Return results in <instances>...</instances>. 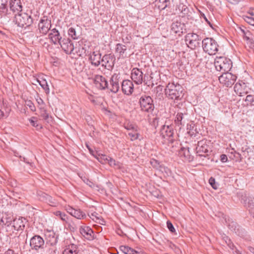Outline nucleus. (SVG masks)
I'll return each instance as SVG.
<instances>
[{"mask_svg": "<svg viewBox=\"0 0 254 254\" xmlns=\"http://www.w3.org/2000/svg\"><path fill=\"white\" fill-rule=\"evenodd\" d=\"M182 87L179 84L169 83L165 89L166 95L172 100H179L183 96Z\"/></svg>", "mask_w": 254, "mask_h": 254, "instance_id": "f257e3e1", "label": "nucleus"}, {"mask_svg": "<svg viewBox=\"0 0 254 254\" xmlns=\"http://www.w3.org/2000/svg\"><path fill=\"white\" fill-rule=\"evenodd\" d=\"M154 106L150 96L144 98V116H147L150 124H154L156 120V115L153 113Z\"/></svg>", "mask_w": 254, "mask_h": 254, "instance_id": "f03ea898", "label": "nucleus"}, {"mask_svg": "<svg viewBox=\"0 0 254 254\" xmlns=\"http://www.w3.org/2000/svg\"><path fill=\"white\" fill-rule=\"evenodd\" d=\"M13 21L18 26L21 28L29 27L33 22V18L30 15L21 12L15 14Z\"/></svg>", "mask_w": 254, "mask_h": 254, "instance_id": "7ed1b4c3", "label": "nucleus"}, {"mask_svg": "<svg viewBox=\"0 0 254 254\" xmlns=\"http://www.w3.org/2000/svg\"><path fill=\"white\" fill-rule=\"evenodd\" d=\"M202 46L204 51L210 55H215L218 51L217 42L211 38L204 39L202 41Z\"/></svg>", "mask_w": 254, "mask_h": 254, "instance_id": "20e7f679", "label": "nucleus"}, {"mask_svg": "<svg viewBox=\"0 0 254 254\" xmlns=\"http://www.w3.org/2000/svg\"><path fill=\"white\" fill-rule=\"evenodd\" d=\"M214 65L217 70L225 72L231 68L232 62L225 57H216L214 61Z\"/></svg>", "mask_w": 254, "mask_h": 254, "instance_id": "39448f33", "label": "nucleus"}, {"mask_svg": "<svg viewBox=\"0 0 254 254\" xmlns=\"http://www.w3.org/2000/svg\"><path fill=\"white\" fill-rule=\"evenodd\" d=\"M237 79L235 75L228 72L224 73L219 77V80L220 83L226 87H231L234 84Z\"/></svg>", "mask_w": 254, "mask_h": 254, "instance_id": "423d86ee", "label": "nucleus"}, {"mask_svg": "<svg viewBox=\"0 0 254 254\" xmlns=\"http://www.w3.org/2000/svg\"><path fill=\"white\" fill-rule=\"evenodd\" d=\"M45 246L44 240L39 235H35L30 239V247L32 250L38 251L43 249Z\"/></svg>", "mask_w": 254, "mask_h": 254, "instance_id": "0eeeda50", "label": "nucleus"}, {"mask_svg": "<svg viewBox=\"0 0 254 254\" xmlns=\"http://www.w3.org/2000/svg\"><path fill=\"white\" fill-rule=\"evenodd\" d=\"M209 141L206 140H201L198 141L196 147V153L200 156L206 157L208 155L209 150Z\"/></svg>", "mask_w": 254, "mask_h": 254, "instance_id": "6e6552de", "label": "nucleus"}, {"mask_svg": "<svg viewBox=\"0 0 254 254\" xmlns=\"http://www.w3.org/2000/svg\"><path fill=\"white\" fill-rule=\"evenodd\" d=\"M199 36L195 33H188L185 37V41L188 47L194 49L198 44Z\"/></svg>", "mask_w": 254, "mask_h": 254, "instance_id": "1a4fd4ad", "label": "nucleus"}, {"mask_svg": "<svg viewBox=\"0 0 254 254\" xmlns=\"http://www.w3.org/2000/svg\"><path fill=\"white\" fill-rule=\"evenodd\" d=\"M116 58L112 54L105 55L101 60L102 65L108 69H112L114 66Z\"/></svg>", "mask_w": 254, "mask_h": 254, "instance_id": "9d476101", "label": "nucleus"}, {"mask_svg": "<svg viewBox=\"0 0 254 254\" xmlns=\"http://www.w3.org/2000/svg\"><path fill=\"white\" fill-rule=\"evenodd\" d=\"M62 49L67 54H74L73 43L69 39H64L59 43Z\"/></svg>", "mask_w": 254, "mask_h": 254, "instance_id": "9b49d317", "label": "nucleus"}, {"mask_svg": "<svg viewBox=\"0 0 254 254\" xmlns=\"http://www.w3.org/2000/svg\"><path fill=\"white\" fill-rule=\"evenodd\" d=\"M129 50V49L123 44L118 43L116 45L115 52L119 56L118 59H124L127 57Z\"/></svg>", "mask_w": 254, "mask_h": 254, "instance_id": "f8f14e48", "label": "nucleus"}, {"mask_svg": "<svg viewBox=\"0 0 254 254\" xmlns=\"http://www.w3.org/2000/svg\"><path fill=\"white\" fill-rule=\"evenodd\" d=\"M161 134L164 138H166L168 141L172 142L174 134L173 128L172 126L164 125L161 130Z\"/></svg>", "mask_w": 254, "mask_h": 254, "instance_id": "ddd939ff", "label": "nucleus"}, {"mask_svg": "<svg viewBox=\"0 0 254 254\" xmlns=\"http://www.w3.org/2000/svg\"><path fill=\"white\" fill-rule=\"evenodd\" d=\"M94 83L99 89H105L108 88V82L106 78L102 75H96L93 78Z\"/></svg>", "mask_w": 254, "mask_h": 254, "instance_id": "4468645a", "label": "nucleus"}, {"mask_svg": "<svg viewBox=\"0 0 254 254\" xmlns=\"http://www.w3.org/2000/svg\"><path fill=\"white\" fill-rule=\"evenodd\" d=\"M172 1L174 3V6H176V10L177 12L183 14H187L189 9L185 4L186 0H173Z\"/></svg>", "mask_w": 254, "mask_h": 254, "instance_id": "2eb2a0df", "label": "nucleus"}, {"mask_svg": "<svg viewBox=\"0 0 254 254\" xmlns=\"http://www.w3.org/2000/svg\"><path fill=\"white\" fill-rule=\"evenodd\" d=\"M120 76L118 74H114L110 79L111 87L109 88L110 91L113 93H117L120 89Z\"/></svg>", "mask_w": 254, "mask_h": 254, "instance_id": "dca6fc26", "label": "nucleus"}, {"mask_svg": "<svg viewBox=\"0 0 254 254\" xmlns=\"http://www.w3.org/2000/svg\"><path fill=\"white\" fill-rule=\"evenodd\" d=\"M236 93L240 96H243L248 93V88L246 84L243 82H237L234 87Z\"/></svg>", "mask_w": 254, "mask_h": 254, "instance_id": "f3484780", "label": "nucleus"}, {"mask_svg": "<svg viewBox=\"0 0 254 254\" xmlns=\"http://www.w3.org/2000/svg\"><path fill=\"white\" fill-rule=\"evenodd\" d=\"M46 243L51 246H55L58 243V237L53 231H47L45 234Z\"/></svg>", "mask_w": 254, "mask_h": 254, "instance_id": "a211bd4d", "label": "nucleus"}, {"mask_svg": "<svg viewBox=\"0 0 254 254\" xmlns=\"http://www.w3.org/2000/svg\"><path fill=\"white\" fill-rule=\"evenodd\" d=\"M122 90L123 92L127 95H131L134 89L132 82L129 80H125L122 82Z\"/></svg>", "mask_w": 254, "mask_h": 254, "instance_id": "6ab92c4d", "label": "nucleus"}, {"mask_svg": "<svg viewBox=\"0 0 254 254\" xmlns=\"http://www.w3.org/2000/svg\"><path fill=\"white\" fill-rule=\"evenodd\" d=\"M38 27L40 33L46 34L51 27V20L47 18L41 19Z\"/></svg>", "mask_w": 254, "mask_h": 254, "instance_id": "aec40b11", "label": "nucleus"}, {"mask_svg": "<svg viewBox=\"0 0 254 254\" xmlns=\"http://www.w3.org/2000/svg\"><path fill=\"white\" fill-rule=\"evenodd\" d=\"M131 77L136 84H141L143 81V72L140 69L134 68L132 70Z\"/></svg>", "mask_w": 254, "mask_h": 254, "instance_id": "412c9836", "label": "nucleus"}, {"mask_svg": "<svg viewBox=\"0 0 254 254\" xmlns=\"http://www.w3.org/2000/svg\"><path fill=\"white\" fill-rule=\"evenodd\" d=\"M80 233L87 240L91 241L94 239V232L93 230L87 226H81L80 229Z\"/></svg>", "mask_w": 254, "mask_h": 254, "instance_id": "4be33fe9", "label": "nucleus"}, {"mask_svg": "<svg viewBox=\"0 0 254 254\" xmlns=\"http://www.w3.org/2000/svg\"><path fill=\"white\" fill-rule=\"evenodd\" d=\"M89 60L92 65L98 66L101 63V54L99 51L93 52L90 54Z\"/></svg>", "mask_w": 254, "mask_h": 254, "instance_id": "5701e85b", "label": "nucleus"}, {"mask_svg": "<svg viewBox=\"0 0 254 254\" xmlns=\"http://www.w3.org/2000/svg\"><path fill=\"white\" fill-rule=\"evenodd\" d=\"M25 223L26 220L24 218H14L11 227L13 228L14 230H22L25 227Z\"/></svg>", "mask_w": 254, "mask_h": 254, "instance_id": "b1692460", "label": "nucleus"}, {"mask_svg": "<svg viewBox=\"0 0 254 254\" xmlns=\"http://www.w3.org/2000/svg\"><path fill=\"white\" fill-rule=\"evenodd\" d=\"M178 154L187 161L190 162L193 159V157L190 155L189 148L182 147L179 151Z\"/></svg>", "mask_w": 254, "mask_h": 254, "instance_id": "393cba45", "label": "nucleus"}, {"mask_svg": "<svg viewBox=\"0 0 254 254\" xmlns=\"http://www.w3.org/2000/svg\"><path fill=\"white\" fill-rule=\"evenodd\" d=\"M9 4L10 9L13 12L18 14L21 12L22 6L20 0H11Z\"/></svg>", "mask_w": 254, "mask_h": 254, "instance_id": "a878e982", "label": "nucleus"}, {"mask_svg": "<svg viewBox=\"0 0 254 254\" xmlns=\"http://www.w3.org/2000/svg\"><path fill=\"white\" fill-rule=\"evenodd\" d=\"M49 38L51 39L54 44H59L62 40V37L59 32L56 29L54 28L51 30V33L49 35Z\"/></svg>", "mask_w": 254, "mask_h": 254, "instance_id": "bb28decb", "label": "nucleus"}, {"mask_svg": "<svg viewBox=\"0 0 254 254\" xmlns=\"http://www.w3.org/2000/svg\"><path fill=\"white\" fill-rule=\"evenodd\" d=\"M184 24L180 22H173L171 25V31L175 34L181 35L183 33Z\"/></svg>", "mask_w": 254, "mask_h": 254, "instance_id": "cd10ccee", "label": "nucleus"}, {"mask_svg": "<svg viewBox=\"0 0 254 254\" xmlns=\"http://www.w3.org/2000/svg\"><path fill=\"white\" fill-rule=\"evenodd\" d=\"M14 218L12 216L7 214H4L0 219V224L6 227H11Z\"/></svg>", "mask_w": 254, "mask_h": 254, "instance_id": "c85d7f7f", "label": "nucleus"}, {"mask_svg": "<svg viewBox=\"0 0 254 254\" xmlns=\"http://www.w3.org/2000/svg\"><path fill=\"white\" fill-rule=\"evenodd\" d=\"M187 116V114L186 113V112L184 113H178L175 120V123L178 125H184L187 120L186 118V116Z\"/></svg>", "mask_w": 254, "mask_h": 254, "instance_id": "c756f323", "label": "nucleus"}, {"mask_svg": "<svg viewBox=\"0 0 254 254\" xmlns=\"http://www.w3.org/2000/svg\"><path fill=\"white\" fill-rule=\"evenodd\" d=\"M246 201V206L251 216L254 218V199L248 198Z\"/></svg>", "mask_w": 254, "mask_h": 254, "instance_id": "7c9ffc66", "label": "nucleus"}, {"mask_svg": "<svg viewBox=\"0 0 254 254\" xmlns=\"http://www.w3.org/2000/svg\"><path fill=\"white\" fill-rule=\"evenodd\" d=\"M120 250L125 254H143L127 246H121Z\"/></svg>", "mask_w": 254, "mask_h": 254, "instance_id": "2f4dec72", "label": "nucleus"}, {"mask_svg": "<svg viewBox=\"0 0 254 254\" xmlns=\"http://www.w3.org/2000/svg\"><path fill=\"white\" fill-rule=\"evenodd\" d=\"M78 252L77 246L71 244L68 246V248L64 250L63 254H77Z\"/></svg>", "mask_w": 254, "mask_h": 254, "instance_id": "473e14b6", "label": "nucleus"}, {"mask_svg": "<svg viewBox=\"0 0 254 254\" xmlns=\"http://www.w3.org/2000/svg\"><path fill=\"white\" fill-rule=\"evenodd\" d=\"M226 222L228 224V227L229 229L232 232L237 233V231L238 230L237 228L238 225L236 222L232 221L231 219L229 218L227 220L226 218L225 219Z\"/></svg>", "mask_w": 254, "mask_h": 254, "instance_id": "72a5a7b5", "label": "nucleus"}, {"mask_svg": "<svg viewBox=\"0 0 254 254\" xmlns=\"http://www.w3.org/2000/svg\"><path fill=\"white\" fill-rule=\"evenodd\" d=\"M72 216L77 219H82L85 218L86 214L80 209H75L74 212H72Z\"/></svg>", "mask_w": 254, "mask_h": 254, "instance_id": "f704fd0d", "label": "nucleus"}, {"mask_svg": "<svg viewBox=\"0 0 254 254\" xmlns=\"http://www.w3.org/2000/svg\"><path fill=\"white\" fill-rule=\"evenodd\" d=\"M37 81L42 87V88L45 90L46 94H49L50 92V89L49 88L47 81L45 79H37Z\"/></svg>", "mask_w": 254, "mask_h": 254, "instance_id": "c9c22d12", "label": "nucleus"}, {"mask_svg": "<svg viewBox=\"0 0 254 254\" xmlns=\"http://www.w3.org/2000/svg\"><path fill=\"white\" fill-rule=\"evenodd\" d=\"M54 214L59 217L64 222H67L68 216L65 213L60 211H57L54 212Z\"/></svg>", "mask_w": 254, "mask_h": 254, "instance_id": "e433bc0d", "label": "nucleus"}, {"mask_svg": "<svg viewBox=\"0 0 254 254\" xmlns=\"http://www.w3.org/2000/svg\"><path fill=\"white\" fill-rule=\"evenodd\" d=\"M40 116L46 122H49L50 120V116L47 112L46 109L40 111Z\"/></svg>", "mask_w": 254, "mask_h": 254, "instance_id": "4c0bfd02", "label": "nucleus"}, {"mask_svg": "<svg viewBox=\"0 0 254 254\" xmlns=\"http://www.w3.org/2000/svg\"><path fill=\"white\" fill-rule=\"evenodd\" d=\"M164 90V87L163 86L159 85L157 86L155 90V92L156 94V96L161 98L163 97V92Z\"/></svg>", "mask_w": 254, "mask_h": 254, "instance_id": "58836bf2", "label": "nucleus"}, {"mask_svg": "<svg viewBox=\"0 0 254 254\" xmlns=\"http://www.w3.org/2000/svg\"><path fill=\"white\" fill-rule=\"evenodd\" d=\"M108 163L112 167L116 168H120V164L119 162H116L114 159L109 157L107 161Z\"/></svg>", "mask_w": 254, "mask_h": 254, "instance_id": "ea45409f", "label": "nucleus"}, {"mask_svg": "<svg viewBox=\"0 0 254 254\" xmlns=\"http://www.w3.org/2000/svg\"><path fill=\"white\" fill-rule=\"evenodd\" d=\"M68 34L73 39H77L78 36L77 35L75 29L73 27H70L68 30Z\"/></svg>", "mask_w": 254, "mask_h": 254, "instance_id": "a19ab883", "label": "nucleus"}, {"mask_svg": "<svg viewBox=\"0 0 254 254\" xmlns=\"http://www.w3.org/2000/svg\"><path fill=\"white\" fill-rule=\"evenodd\" d=\"M245 102L247 105L254 106V96L252 95H248L245 99Z\"/></svg>", "mask_w": 254, "mask_h": 254, "instance_id": "79ce46f5", "label": "nucleus"}, {"mask_svg": "<svg viewBox=\"0 0 254 254\" xmlns=\"http://www.w3.org/2000/svg\"><path fill=\"white\" fill-rule=\"evenodd\" d=\"M150 163L152 167L155 169H159L161 167L160 162L155 159H151L150 161Z\"/></svg>", "mask_w": 254, "mask_h": 254, "instance_id": "37998d69", "label": "nucleus"}, {"mask_svg": "<svg viewBox=\"0 0 254 254\" xmlns=\"http://www.w3.org/2000/svg\"><path fill=\"white\" fill-rule=\"evenodd\" d=\"M45 202L52 206H55L56 204V200L50 195L47 196V200Z\"/></svg>", "mask_w": 254, "mask_h": 254, "instance_id": "c03bdc74", "label": "nucleus"}, {"mask_svg": "<svg viewBox=\"0 0 254 254\" xmlns=\"http://www.w3.org/2000/svg\"><path fill=\"white\" fill-rule=\"evenodd\" d=\"M209 183L212 187L213 189L216 190L218 188V184L216 183L215 180L214 178L211 177L209 179Z\"/></svg>", "mask_w": 254, "mask_h": 254, "instance_id": "a18cd8bd", "label": "nucleus"}, {"mask_svg": "<svg viewBox=\"0 0 254 254\" xmlns=\"http://www.w3.org/2000/svg\"><path fill=\"white\" fill-rule=\"evenodd\" d=\"M25 104L28 106L31 111L35 112L36 111V107L33 102L31 100H27L25 102Z\"/></svg>", "mask_w": 254, "mask_h": 254, "instance_id": "49530a36", "label": "nucleus"}, {"mask_svg": "<svg viewBox=\"0 0 254 254\" xmlns=\"http://www.w3.org/2000/svg\"><path fill=\"white\" fill-rule=\"evenodd\" d=\"M97 213L96 212H94L91 213L90 217L94 221L97 222V220H99V222L102 224L100 221H103V219H100L99 217L97 216Z\"/></svg>", "mask_w": 254, "mask_h": 254, "instance_id": "de8ad7c7", "label": "nucleus"}, {"mask_svg": "<svg viewBox=\"0 0 254 254\" xmlns=\"http://www.w3.org/2000/svg\"><path fill=\"white\" fill-rule=\"evenodd\" d=\"M109 157L106 156L105 155H102L100 158H98L99 161L102 163H107L108 160L109 159Z\"/></svg>", "mask_w": 254, "mask_h": 254, "instance_id": "09e8293b", "label": "nucleus"}, {"mask_svg": "<svg viewBox=\"0 0 254 254\" xmlns=\"http://www.w3.org/2000/svg\"><path fill=\"white\" fill-rule=\"evenodd\" d=\"M247 43L251 49H254V41L253 39L248 38V42H247Z\"/></svg>", "mask_w": 254, "mask_h": 254, "instance_id": "8fccbe9b", "label": "nucleus"}, {"mask_svg": "<svg viewBox=\"0 0 254 254\" xmlns=\"http://www.w3.org/2000/svg\"><path fill=\"white\" fill-rule=\"evenodd\" d=\"M167 225L168 229L171 232H174L175 231V229L173 225V224L170 222L167 221Z\"/></svg>", "mask_w": 254, "mask_h": 254, "instance_id": "3c124183", "label": "nucleus"}, {"mask_svg": "<svg viewBox=\"0 0 254 254\" xmlns=\"http://www.w3.org/2000/svg\"><path fill=\"white\" fill-rule=\"evenodd\" d=\"M245 20L252 25H254V18L247 16Z\"/></svg>", "mask_w": 254, "mask_h": 254, "instance_id": "603ef678", "label": "nucleus"}, {"mask_svg": "<svg viewBox=\"0 0 254 254\" xmlns=\"http://www.w3.org/2000/svg\"><path fill=\"white\" fill-rule=\"evenodd\" d=\"M20 158H21V160L25 162L26 163L28 164H29L31 167H33V163L30 161H29V160H28V159L27 158H26L25 157H22L21 156H20Z\"/></svg>", "mask_w": 254, "mask_h": 254, "instance_id": "864d4df0", "label": "nucleus"}, {"mask_svg": "<svg viewBox=\"0 0 254 254\" xmlns=\"http://www.w3.org/2000/svg\"><path fill=\"white\" fill-rule=\"evenodd\" d=\"M49 196V195H48V194H46L45 193H42L40 195V199H41V200L45 202L47 200V196Z\"/></svg>", "mask_w": 254, "mask_h": 254, "instance_id": "5fc2aeb1", "label": "nucleus"}, {"mask_svg": "<svg viewBox=\"0 0 254 254\" xmlns=\"http://www.w3.org/2000/svg\"><path fill=\"white\" fill-rule=\"evenodd\" d=\"M48 250L49 254H56L57 253V250L55 247L49 248Z\"/></svg>", "mask_w": 254, "mask_h": 254, "instance_id": "6e6d98bb", "label": "nucleus"}, {"mask_svg": "<svg viewBox=\"0 0 254 254\" xmlns=\"http://www.w3.org/2000/svg\"><path fill=\"white\" fill-rule=\"evenodd\" d=\"M5 8V0H0V10H3Z\"/></svg>", "mask_w": 254, "mask_h": 254, "instance_id": "4d7b16f0", "label": "nucleus"}, {"mask_svg": "<svg viewBox=\"0 0 254 254\" xmlns=\"http://www.w3.org/2000/svg\"><path fill=\"white\" fill-rule=\"evenodd\" d=\"M158 1L163 3V8H165L167 6V3L169 2V0H158Z\"/></svg>", "mask_w": 254, "mask_h": 254, "instance_id": "13d9d810", "label": "nucleus"}, {"mask_svg": "<svg viewBox=\"0 0 254 254\" xmlns=\"http://www.w3.org/2000/svg\"><path fill=\"white\" fill-rule=\"evenodd\" d=\"M220 158L221 161L223 162H226L227 161V157L225 154H222Z\"/></svg>", "mask_w": 254, "mask_h": 254, "instance_id": "bf43d9fd", "label": "nucleus"}, {"mask_svg": "<svg viewBox=\"0 0 254 254\" xmlns=\"http://www.w3.org/2000/svg\"><path fill=\"white\" fill-rule=\"evenodd\" d=\"M36 101L38 105H42L45 103L43 100L41 98H38L37 99H36Z\"/></svg>", "mask_w": 254, "mask_h": 254, "instance_id": "052dcab7", "label": "nucleus"}, {"mask_svg": "<svg viewBox=\"0 0 254 254\" xmlns=\"http://www.w3.org/2000/svg\"><path fill=\"white\" fill-rule=\"evenodd\" d=\"M30 124L33 127H37L38 126L37 121H35L33 119H30L29 120Z\"/></svg>", "mask_w": 254, "mask_h": 254, "instance_id": "680f3d73", "label": "nucleus"}, {"mask_svg": "<svg viewBox=\"0 0 254 254\" xmlns=\"http://www.w3.org/2000/svg\"><path fill=\"white\" fill-rule=\"evenodd\" d=\"M228 245L229 247L232 250H234V248H235V246L233 243L231 242L230 240H229V243H228Z\"/></svg>", "mask_w": 254, "mask_h": 254, "instance_id": "e2e57ef3", "label": "nucleus"}, {"mask_svg": "<svg viewBox=\"0 0 254 254\" xmlns=\"http://www.w3.org/2000/svg\"><path fill=\"white\" fill-rule=\"evenodd\" d=\"M75 209H73L72 207H69L67 209V212L69 213L71 215H72V212H74V211H75Z\"/></svg>", "mask_w": 254, "mask_h": 254, "instance_id": "0e129e2a", "label": "nucleus"}, {"mask_svg": "<svg viewBox=\"0 0 254 254\" xmlns=\"http://www.w3.org/2000/svg\"><path fill=\"white\" fill-rule=\"evenodd\" d=\"M4 254H15L14 251L11 249H8L6 251Z\"/></svg>", "mask_w": 254, "mask_h": 254, "instance_id": "69168bd1", "label": "nucleus"}, {"mask_svg": "<svg viewBox=\"0 0 254 254\" xmlns=\"http://www.w3.org/2000/svg\"><path fill=\"white\" fill-rule=\"evenodd\" d=\"M8 115H5L3 111L0 110V119L2 118L3 117H7Z\"/></svg>", "mask_w": 254, "mask_h": 254, "instance_id": "338daca9", "label": "nucleus"}, {"mask_svg": "<svg viewBox=\"0 0 254 254\" xmlns=\"http://www.w3.org/2000/svg\"><path fill=\"white\" fill-rule=\"evenodd\" d=\"M234 254H241V252L238 250L237 249H235V251L233 252Z\"/></svg>", "mask_w": 254, "mask_h": 254, "instance_id": "774afa93", "label": "nucleus"}]
</instances>
